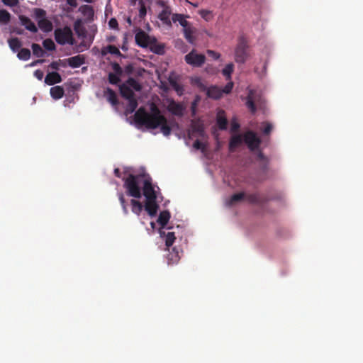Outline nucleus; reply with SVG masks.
I'll return each instance as SVG.
<instances>
[{
	"instance_id": "57",
	"label": "nucleus",
	"mask_w": 363,
	"mask_h": 363,
	"mask_svg": "<svg viewBox=\"0 0 363 363\" xmlns=\"http://www.w3.org/2000/svg\"><path fill=\"white\" fill-rule=\"evenodd\" d=\"M60 61H54L50 63V67L52 69H56L57 70L59 69V65H60Z\"/></svg>"
},
{
	"instance_id": "55",
	"label": "nucleus",
	"mask_w": 363,
	"mask_h": 363,
	"mask_svg": "<svg viewBox=\"0 0 363 363\" xmlns=\"http://www.w3.org/2000/svg\"><path fill=\"white\" fill-rule=\"evenodd\" d=\"M207 53L210 57H213L215 60L219 59V57L220 56L219 53H218L213 50H208Z\"/></svg>"
},
{
	"instance_id": "35",
	"label": "nucleus",
	"mask_w": 363,
	"mask_h": 363,
	"mask_svg": "<svg viewBox=\"0 0 363 363\" xmlns=\"http://www.w3.org/2000/svg\"><path fill=\"white\" fill-rule=\"evenodd\" d=\"M194 33V30L189 26L184 29V37L191 44H194L195 41V38L193 35Z\"/></svg>"
},
{
	"instance_id": "33",
	"label": "nucleus",
	"mask_w": 363,
	"mask_h": 363,
	"mask_svg": "<svg viewBox=\"0 0 363 363\" xmlns=\"http://www.w3.org/2000/svg\"><path fill=\"white\" fill-rule=\"evenodd\" d=\"M8 43H9L10 48L13 52H16L17 50H18L22 45L21 41L19 40V39L18 38H12L9 39Z\"/></svg>"
},
{
	"instance_id": "53",
	"label": "nucleus",
	"mask_w": 363,
	"mask_h": 363,
	"mask_svg": "<svg viewBox=\"0 0 363 363\" xmlns=\"http://www.w3.org/2000/svg\"><path fill=\"white\" fill-rule=\"evenodd\" d=\"M3 4L8 6H16L18 4V0H1Z\"/></svg>"
},
{
	"instance_id": "32",
	"label": "nucleus",
	"mask_w": 363,
	"mask_h": 363,
	"mask_svg": "<svg viewBox=\"0 0 363 363\" xmlns=\"http://www.w3.org/2000/svg\"><path fill=\"white\" fill-rule=\"evenodd\" d=\"M130 204L132 206V211L135 214L139 216L143 208V204L136 199H131Z\"/></svg>"
},
{
	"instance_id": "13",
	"label": "nucleus",
	"mask_w": 363,
	"mask_h": 363,
	"mask_svg": "<svg viewBox=\"0 0 363 363\" xmlns=\"http://www.w3.org/2000/svg\"><path fill=\"white\" fill-rule=\"evenodd\" d=\"M67 61L69 67L77 68L85 63V57L83 55H78L68 58Z\"/></svg>"
},
{
	"instance_id": "51",
	"label": "nucleus",
	"mask_w": 363,
	"mask_h": 363,
	"mask_svg": "<svg viewBox=\"0 0 363 363\" xmlns=\"http://www.w3.org/2000/svg\"><path fill=\"white\" fill-rule=\"evenodd\" d=\"M193 147L196 150H201L202 151L205 150L204 145L199 140H196L194 141Z\"/></svg>"
},
{
	"instance_id": "39",
	"label": "nucleus",
	"mask_w": 363,
	"mask_h": 363,
	"mask_svg": "<svg viewBox=\"0 0 363 363\" xmlns=\"http://www.w3.org/2000/svg\"><path fill=\"white\" fill-rule=\"evenodd\" d=\"M17 57L21 60H28L30 57V51L28 48H21L18 52Z\"/></svg>"
},
{
	"instance_id": "10",
	"label": "nucleus",
	"mask_w": 363,
	"mask_h": 363,
	"mask_svg": "<svg viewBox=\"0 0 363 363\" xmlns=\"http://www.w3.org/2000/svg\"><path fill=\"white\" fill-rule=\"evenodd\" d=\"M142 194L146 199H157L155 190L152 186V179L148 177L143 179Z\"/></svg>"
},
{
	"instance_id": "11",
	"label": "nucleus",
	"mask_w": 363,
	"mask_h": 363,
	"mask_svg": "<svg viewBox=\"0 0 363 363\" xmlns=\"http://www.w3.org/2000/svg\"><path fill=\"white\" fill-rule=\"evenodd\" d=\"M192 134H197L199 136H203L205 134L203 122L200 119H194L191 121L190 125Z\"/></svg>"
},
{
	"instance_id": "26",
	"label": "nucleus",
	"mask_w": 363,
	"mask_h": 363,
	"mask_svg": "<svg viewBox=\"0 0 363 363\" xmlns=\"http://www.w3.org/2000/svg\"><path fill=\"white\" fill-rule=\"evenodd\" d=\"M160 233L162 237L165 238V245L167 247H171L175 239V235L174 232H168L167 233H165V232L162 231L161 229L160 230Z\"/></svg>"
},
{
	"instance_id": "42",
	"label": "nucleus",
	"mask_w": 363,
	"mask_h": 363,
	"mask_svg": "<svg viewBox=\"0 0 363 363\" xmlns=\"http://www.w3.org/2000/svg\"><path fill=\"white\" fill-rule=\"evenodd\" d=\"M199 14L206 21H209L213 18L212 11L209 10H199Z\"/></svg>"
},
{
	"instance_id": "21",
	"label": "nucleus",
	"mask_w": 363,
	"mask_h": 363,
	"mask_svg": "<svg viewBox=\"0 0 363 363\" xmlns=\"http://www.w3.org/2000/svg\"><path fill=\"white\" fill-rule=\"evenodd\" d=\"M119 90L121 95L122 97H123L125 99L132 98L135 96V94L131 89L129 86H128L126 84L123 83L119 86Z\"/></svg>"
},
{
	"instance_id": "45",
	"label": "nucleus",
	"mask_w": 363,
	"mask_h": 363,
	"mask_svg": "<svg viewBox=\"0 0 363 363\" xmlns=\"http://www.w3.org/2000/svg\"><path fill=\"white\" fill-rule=\"evenodd\" d=\"M257 159L259 160L263 161L264 163L262 166L263 171L266 172L267 169V158L264 155L262 151L257 150Z\"/></svg>"
},
{
	"instance_id": "49",
	"label": "nucleus",
	"mask_w": 363,
	"mask_h": 363,
	"mask_svg": "<svg viewBox=\"0 0 363 363\" xmlns=\"http://www.w3.org/2000/svg\"><path fill=\"white\" fill-rule=\"evenodd\" d=\"M240 125L239 123L235 119H234L231 121L230 131L232 133H235V132L238 131V130L240 129Z\"/></svg>"
},
{
	"instance_id": "34",
	"label": "nucleus",
	"mask_w": 363,
	"mask_h": 363,
	"mask_svg": "<svg viewBox=\"0 0 363 363\" xmlns=\"http://www.w3.org/2000/svg\"><path fill=\"white\" fill-rule=\"evenodd\" d=\"M245 197V194L244 192H240L238 194H235L231 196L229 201H228V205L232 206L244 199Z\"/></svg>"
},
{
	"instance_id": "43",
	"label": "nucleus",
	"mask_w": 363,
	"mask_h": 363,
	"mask_svg": "<svg viewBox=\"0 0 363 363\" xmlns=\"http://www.w3.org/2000/svg\"><path fill=\"white\" fill-rule=\"evenodd\" d=\"M108 82L111 84L116 85L121 82L120 75L110 72L108 74Z\"/></svg>"
},
{
	"instance_id": "31",
	"label": "nucleus",
	"mask_w": 363,
	"mask_h": 363,
	"mask_svg": "<svg viewBox=\"0 0 363 363\" xmlns=\"http://www.w3.org/2000/svg\"><path fill=\"white\" fill-rule=\"evenodd\" d=\"M11 18V15L8 11L5 9H0V24H8L10 22Z\"/></svg>"
},
{
	"instance_id": "41",
	"label": "nucleus",
	"mask_w": 363,
	"mask_h": 363,
	"mask_svg": "<svg viewBox=\"0 0 363 363\" xmlns=\"http://www.w3.org/2000/svg\"><path fill=\"white\" fill-rule=\"evenodd\" d=\"M43 47L49 51H53L56 49V46L52 39L48 38L43 42Z\"/></svg>"
},
{
	"instance_id": "46",
	"label": "nucleus",
	"mask_w": 363,
	"mask_h": 363,
	"mask_svg": "<svg viewBox=\"0 0 363 363\" xmlns=\"http://www.w3.org/2000/svg\"><path fill=\"white\" fill-rule=\"evenodd\" d=\"M34 14L35 16V18L38 21L39 19H43L45 18L46 16V11L43 9H35Z\"/></svg>"
},
{
	"instance_id": "12",
	"label": "nucleus",
	"mask_w": 363,
	"mask_h": 363,
	"mask_svg": "<svg viewBox=\"0 0 363 363\" xmlns=\"http://www.w3.org/2000/svg\"><path fill=\"white\" fill-rule=\"evenodd\" d=\"M157 199H146L144 208L150 216L153 217L157 214L159 205L157 203Z\"/></svg>"
},
{
	"instance_id": "37",
	"label": "nucleus",
	"mask_w": 363,
	"mask_h": 363,
	"mask_svg": "<svg viewBox=\"0 0 363 363\" xmlns=\"http://www.w3.org/2000/svg\"><path fill=\"white\" fill-rule=\"evenodd\" d=\"M127 100L128 101V106H127V111L129 113L134 112L138 105V101H137L135 96L128 99Z\"/></svg>"
},
{
	"instance_id": "62",
	"label": "nucleus",
	"mask_w": 363,
	"mask_h": 363,
	"mask_svg": "<svg viewBox=\"0 0 363 363\" xmlns=\"http://www.w3.org/2000/svg\"><path fill=\"white\" fill-rule=\"evenodd\" d=\"M191 109H192V114L194 115L195 114V104H194L192 105Z\"/></svg>"
},
{
	"instance_id": "40",
	"label": "nucleus",
	"mask_w": 363,
	"mask_h": 363,
	"mask_svg": "<svg viewBox=\"0 0 363 363\" xmlns=\"http://www.w3.org/2000/svg\"><path fill=\"white\" fill-rule=\"evenodd\" d=\"M31 48L33 50V53L35 56H36L37 57H40L44 56L45 52L42 49V48L40 47V45H38L37 43H33L31 45Z\"/></svg>"
},
{
	"instance_id": "1",
	"label": "nucleus",
	"mask_w": 363,
	"mask_h": 363,
	"mask_svg": "<svg viewBox=\"0 0 363 363\" xmlns=\"http://www.w3.org/2000/svg\"><path fill=\"white\" fill-rule=\"evenodd\" d=\"M150 111L147 112L144 107L139 108L134 115L135 123L147 129L160 128L161 133L164 136H169L171 134L172 128L168 125L166 117L153 103L150 105Z\"/></svg>"
},
{
	"instance_id": "5",
	"label": "nucleus",
	"mask_w": 363,
	"mask_h": 363,
	"mask_svg": "<svg viewBox=\"0 0 363 363\" xmlns=\"http://www.w3.org/2000/svg\"><path fill=\"white\" fill-rule=\"evenodd\" d=\"M186 64L194 67H201L206 62V56L203 54H199L195 49L184 57Z\"/></svg>"
},
{
	"instance_id": "63",
	"label": "nucleus",
	"mask_w": 363,
	"mask_h": 363,
	"mask_svg": "<svg viewBox=\"0 0 363 363\" xmlns=\"http://www.w3.org/2000/svg\"><path fill=\"white\" fill-rule=\"evenodd\" d=\"M84 8L86 9H89L90 11H92V8L89 6H84Z\"/></svg>"
},
{
	"instance_id": "38",
	"label": "nucleus",
	"mask_w": 363,
	"mask_h": 363,
	"mask_svg": "<svg viewBox=\"0 0 363 363\" xmlns=\"http://www.w3.org/2000/svg\"><path fill=\"white\" fill-rule=\"evenodd\" d=\"M234 69V65L233 63H229L225 65V67L222 70V74L225 77L226 79H231V74L233 73Z\"/></svg>"
},
{
	"instance_id": "48",
	"label": "nucleus",
	"mask_w": 363,
	"mask_h": 363,
	"mask_svg": "<svg viewBox=\"0 0 363 363\" xmlns=\"http://www.w3.org/2000/svg\"><path fill=\"white\" fill-rule=\"evenodd\" d=\"M264 128L262 129V132L264 135H269L272 130L273 126L270 123L264 122L262 123Z\"/></svg>"
},
{
	"instance_id": "27",
	"label": "nucleus",
	"mask_w": 363,
	"mask_h": 363,
	"mask_svg": "<svg viewBox=\"0 0 363 363\" xmlns=\"http://www.w3.org/2000/svg\"><path fill=\"white\" fill-rule=\"evenodd\" d=\"M154 42L152 40L150 45H149L150 49L154 53L162 55L164 52V46L162 44H158L157 42V39L153 38Z\"/></svg>"
},
{
	"instance_id": "16",
	"label": "nucleus",
	"mask_w": 363,
	"mask_h": 363,
	"mask_svg": "<svg viewBox=\"0 0 363 363\" xmlns=\"http://www.w3.org/2000/svg\"><path fill=\"white\" fill-rule=\"evenodd\" d=\"M245 197L247 201L252 204L262 205L267 201V199L258 193L248 194Z\"/></svg>"
},
{
	"instance_id": "29",
	"label": "nucleus",
	"mask_w": 363,
	"mask_h": 363,
	"mask_svg": "<svg viewBox=\"0 0 363 363\" xmlns=\"http://www.w3.org/2000/svg\"><path fill=\"white\" fill-rule=\"evenodd\" d=\"M50 95L54 99H60L63 97L65 91L60 86H55L50 89Z\"/></svg>"
},
{
	"instance_id": "19",
	"label": "nucleus",
	"mask_w": 363,
	"mask_h": 363,
	"mask_svg": "<svg viewBox=\"0 0 363 363\" xmlns=\"http://www.w3.org/2000/svg\"><path fill=\"white\" fill-rule=\"evenodd\" d=\"M20 20L26 28L30 32L36 33L38 31V28L35 23L27 16H20Z\"/></svg>"
},
{
	"instance_id": "9",
	"label": "nucleus",
	"mask_w": 363,
	"mask_h": 363,
	"mask_svg": "<svg viewBox=\"0 0 363 363\" xmlns=\"http://www.w3.org/2000/svg\"><path fill=\"white\" fill-rule=\"evenodd\" d=\"M153 38L154 37L150 36L142 29L138 28L135 33V40L139 47L146 48L149 47L152 40L154 42Z\"/></svg>"
},
{
	"instance_id": "6",
	"label": "nucleus",
	"mask_w": 363,
	"mask_h": 363,
	"mask_svg": "<svg viewBox=\"0 0 363 363\" xmlns=\"http://www.w3.org/2000/svg\"><path fill=\"white\" fill-rule=\"evenodd\" d=\"M262 100L261 96L257 94L255 90L249 89L245 104L252 113H255L257 111L256 104L260 105Z\"/></svg>"
},
{
	"instance_id": "18",
	"label": "nucleus",
	"mask_w": 363,
	"mask_h": 363,
	"mask_svg": "<svg viewBox=\"0 0 363 363\" xmlns=\"http://www.w3.org/2000/svg\"><path fill=\"white\" fill-rule=\"evenodd\" d=\"M104 96L112 106H117L118 104L116 92L111 88L107 87L104 91Z\"/></svg>"
},
{
	"instance_id": "22",
	"label": "nucleus",
	"mask_w": 363,
	"mask_h": 363,
	"mask_svg": "<svg viewBox=\"0 0 363 363\" xmlns=\"http://www.w3.org/2000/svg\"><path fill=\"white\" fill-rule=\"evenodd\" d=\"M38 25L40 29L45 33L50 32L53 28L52 22L46 18L43 19H39L38 21Z\"/></svg>"
},
{
	"instance_id": "60",
	"label": "nucleus",
	"mask_w": 363,
	"mask_h": 363,
	"mask_svg": "<svg viewBox=\"0 0 363 363\" xmlns=\"http://www.w3.org/2000/svg\"><path fill=\"white\" fill-rule=\"evenodd\" d=\"M157 4H158L159 6H160L163 7V9H164V7H169V6L166 4V3H165L164 1H162V0H159V1H157Z\"/></svg>"
},
{
	"instance_id": "2",
	"label": "nucleus",
	"mask_w": 363,
	"mask_h": 363,
	"mask_svg": "<svg viewBox=\"0 0 363 363\" xmlns=\"http://www.w3.org/2000/svg\"><path fill=\"white\" fill-rule=\"evenodd\" d=\"M143 178L142 174H129L127 177L123 178V186L128 196L135 199L141 198L142 191L140 184Z\"/></svg>"
},
{
	"instance_id": "61",
	"label": "nucleus",
	"mask_w": 363,
	"mask_h": 363,
	"mask_svg": "<svg viewBox=\"0 0 363 363\" xmlns=\"http://www.w3.org/2000/svg\"><path fill=\"white\" fill-rule=\"evenodd\" d=\"M43 61H44L43 60H36V61L33 62L30 65V66H31V67L35 66V65H38V64H39V63H42Z\"/></svg>"
},
{
	"instance_id": "3",
	"label": "nucleus",
	"mask_w": 363,
	"mask_h": 363,
	"mask_svg": "<svg viewBox=\"0 0 363 363\" xmlns=\"http://www.w3.org/2000/svg\"><path fill=\"white\" fill-rule=\"evenodd\" d=\"M54 36L56 42L60 45L69 44L72 45L74 43L73 33L69 26L56 28L54 32Z\"/></svg>"
},
{
	"instance_id": "8",
	"label": "nucleus",
	"mask_w": 363,
	"mask_h": 363,
	"mask_svg": "<svg viewBox=\"0 0 363 363\" xmlns=\"http://www.w3.org/2000/svg\"><path fill=\"white\" fill-rule=\"evenodd\" d=\"M196 84L201 90H206V95L209 98L219 99L223 96L222 89L218 86H211L207 89L200 79L196 80Z\"/></svg>"
},
{
	"instance_id": "15",
	"label": "nucleus",
	"mask_w": 363,
	"mask_h": 363,
	"mask_svg": "<svg viewBox=\"0 0 363 363\" xmlns=\"http://www.w3.org/2000/svg\"><path fill=\"white\" fill-rule=\"evenodd\" d=\"M216 123L220 130H225L227 129L228 121L225 116L224 111L220 110L218 112L216 116Z\"/></svg>"
},
{
	"instance_id": "36",
	"label": "nucleus",
	"mask_w": 363,
	"mask_h": 363,
	"mask_svg": "<svg viewBox=\"0 0 363 363\" xmlns=\"http://www.w3.org/2000/svg\"><path fill=\"white\" fill-rule=\"evenodd\" d=\"M172 21L174 22L178 21L179 24L184 28L189 27L188 26V21L184 18V16L182 14H173L172 16Z\"/></svg>"
},
{
	"instance_id": "14",
	"label": "nucleus",
	"mask_w": 363,
	"mask_h": 363,
	"mask_svg": "<svg viewBox=\"0 0 363 363\" xmlns=\"http://www.w3.org/2000/svg\"><path fill=\"white\" fill-rule=\"evenodd\" d=\"M61 82L62 77L60 74L56 72H49L45 78V82L48 85H54Z\"/></svg>"
},
{
	"instance_id": "28",
	"label": "nucleus",
	"mask_w": 363,
	"mask_h": 363,
	"mask_svg": "<svg viewBox=\"0 0 363 363\" xmlns=\"http://www.w3.org/2000/svg\"><path fill=\"white\" fill-rule=\"evenodd\" d=\"M169 111L174 115L176 116H182L183 112V107L181 104L176 103L175 101H172L169 106Z\"/></svg>"
},
{
	"instance_id": "64",
	"label": "nucleus",
	"mask_w": 363,
	"mask_h": 363,
	"mask_svg": "<svg viewBox=\"0 0 363 363\" xmlns=\"http://www.w3.org/2000/svg\"><path fill=\"white\" fill-rule=\"evenodd\" d=\"M151 225H152V227L153 228V227H154V225H155V223H151Z\"/></svg>"
},
{
	"instance_id": "50",
	"label": "nucleus",
	"mask_w": 363,
	"mask_h": 363,
	"mask_svg": "<svg viewBox=\"0 0 363 363\" xmlns=\"http://www.w3.org/2000/svg\"><path fill=\"white\" fill-rule=\"evenodd\" d=\"M233 87V82H230L226 84L224 88L222 89L223 94H229L231 92Z\"/></svg>"
},
{
	"instance_id": "56",
	"label": "nucleus",
	"mask_w": 363,
	"mask_h": 363,
	"mask_svg": "<svg viewBox=\"0 0 363 363\" xmlns=\"http://www.w3.org/2000/svg\"><path fill=\"white\" fill-rule=\"evenodd\" d=\"M34 76L38 79L42 80L44 76V73L40 69H37L34 72Z\"/></svg>"
},
{
	"instance_id": "47",
	"label": "nucleus",
	"mask_w": 363,
	"mask_h": 363,
	"mask_svg": "<svg viewBox=\"0 0 363 363\" xmlns=\"http://www.w3.org/2000/svg\"><path fill=\"white\" fill-rule=\"evenodd\" d=\"M140 9H139V17L140 18H144L147 13V9L143 1H140Z\"/></svg>"
},
{
	"instance_id": "17",
	"label": "nucleus",
	"mask_w": 363,
	"mask_h": 363,
	"mask_svg": "<svg viewBox=\"0 0 363 363\" xmlns=\"http://www.w3.org/2000/svg\"><path fill=\"white\" fill-rule=\"evenodd\" d=\"M243 135L238 134L233 135L230 138V142H229V150L230 152H234L235 149L240 145L243 142Z\"/></svg>"
},
{
	"instance_id": "54",
	"label": "nucleus",
	"mask_w": 363,
	"mask_h": 363,
	"mask_svg": "<svg viewBox=\"0 0 363 363\" xmlns=\"http://www.w3.org/2000/svg\"><path fill=\"white\" fill-rule=\"evenodd\" d=\"M108 26L111 28L116 29L118 28V23L116 18H112L109 20Z\"/></svg>"
},
{
	"instance_id": "30",
	"label": "nucleus",
	"mask_w": 363,
	"mask_h": 363,
	"mask_svg": "<svg viewBox=\"0 0 363 363\" xmlns=\"http://www.w3.org/2000/svg\"><path fill=\"white\" fill-rule=\"evenodd\" d=\"M131 89H133L136 91H140L142 89L141 84L134 78L130 77L128 78L125 83Z\"/></svg>"
},
{
	"instance_id": "24",
	"label": "nucleus",
	"mask_w": 363,
	"mask_h": 363,
	"mask_svg": "<svg viewBox=\"0 0 363 363\" xmlns=\"http://www.w3.org/2000/svg\"><path fill=\"white\" fill-rule=\"evenodd\" d=\"M101 52L102 56H106L108 53L115 55L117 56L122 55L119 49L116 46L113 45H109L106 47L102 48Z\"/></svg>"
},
{
	"instance_id": "58",
	"label": "nucleus",
	"mask_w": 363,
	"mask_h": 363,
	"mask_svg": "<svg viewBox=\"0 0 363 363\" xmlns=\"http://www.w3.org/2000/svg\"><path fill=\"white\" fill-rule=\"evenodd\" d=\"M67 4H69L72 7H77V0H67Z\"/></svg>"
},
{
	"instance_id": "59",
	"label": "nucleus",
	"mask_w": 363,
	"mask_h": 363,
	"mask_svg": "<svg viewBox=\"0 0 363 363\" xmlns=\"http://www.w3.org/2000/svg\"><path fill=\"white\" fill-rule=\"evenodd\" d=\"M114 174L118 178H121V174L120 169L118 168H116L114 169Z\"/></svg>"
},
{
	"instance_id": "4",
	"label": "nucleus",
	"mask_w": 363,
	"mask_h": 363,
	"mask_svg": "<svg viewBox=\"0 0 363 363\" xmlns=\"http://www.w3.org/2000/svg\"><path fill=\"white\" fill-rule=\"evenodd\" d=\"M243 140L252 152L258 150L262 143L261 139L252 130H248L244 133Z\"/></svg>"
},
{
	"instance_id": "52",
	"label": "nucleus",
	"mask_w": 363,
	"mask_h": 363,
	"mask_svg": "<svg viewBox=\"0 0 363 363\" xmlns=\"http://www.w3.org/2000/svg\"><path fill=\"white\" fill-rule=\"evenodd\" d=\"M112 67L115 72L114 74H118V75L122 74L123 70H122V68L121 67V66L119 65V64L115 62L113 64Z\"/></svg>"
},
{
	"instance_id": "23",
	"label": "nucleus",
	"mask_w": 363,
	"mask_h": 363,
	"mask_svg": "<svg viewBox=\"0 0 363 363\" xmlns=\"http://www.w3.org/2000/svg\"><path fill=\"white\" fill-rule=\"evenodd\" d=\"M170 219V213L168 211L160 212L157 218V223L161 228H164Z\"/></svg>"
},
{
	"instance_id": "44",
	"label": "nucleus",
	"mask_w": 363,
	"mask_h": 363,
	"mask_svg": "<svg viewBox=\"0 0 363 363\" xmlns=\"http://www.w3.org/2000/svg\"><path fill=\"white\" fill-rule=\"evenodd\" d=\"M118 199L124 214L127 215L128 213V206L123 193L118 194Z\"/></svg>"
},
{
	"instance_id": "20",
	"label": "nucleus",
	"mask_w": 363,
	"mask_h": 363,
	"mask_svg": "<svg viewBox=\"0 0 363 363\" xmlns=\"http://www.w3.org/2000/svg\"><path fill=\"white\" fill-rule=\"evenodd\" d=\"M172 13V10L170 7H164V9H162V11L160 13L158 18L161 21H162L164 23L170 26L171 25V20H170V15Z\"/></svg>"
},
{
	"instance_id": "25",
	"label": "nucleus",
	"mask_w": 363,
	"mask_h": 363,
	"mask_svg": "<svg viewBox=\"0 0 363 363\" xmlns=\"http://www.w3.org/2000/svg\"><path fill=\"white\" fill-rule=\"evenodd\" d=\"M168 264H174L179 262L180 259V252L176 247H173L172 252H169L167 255Z\"/></svg>"
},
{
	"instance_id": "7",
	"label": "nucleus",
	"mask_w": 363,
	"mask_h": 363,
	"mask_svg": "<svg viewBox=\"0 0 363 363\" xmlns=\"http://www.w3.org/2000/svg\"><path fill=\"white\" fill-rule=\"evenodd\" d=\"M248 45L244 39H240L235 50V60L238 63L243 64L247 57Z\"/></svg>"
}]
</instances>
